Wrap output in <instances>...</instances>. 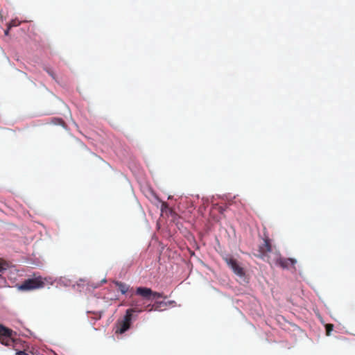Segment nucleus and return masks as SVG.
Segmentation results:
<instances>
[{"label": "nucleus", "instance_id": "obj_2", "mask_svg": "<svg viewBox=\"0 0 355 355\" xmlns=\"http://www.w3.org/2000/svg\"><path fill=\"white\" fill-rule=\"evenodd\" d=\"M132 310H126L123 319L118 320L116 323L115 333L122 334L128 330L131 326Z\"/></svg>", "mask_w": 355, "mask_h": 355}, {"label": "nucleus", "instance_id": "obj_9", "mask_svg": "<svg viewBox=\"0 0 355 355\" xmlns=\"http://www.w3.org/2000/svg\"><path fill=\"white\" fill-rule=\"evenodd\" d=\"M147 307H148V312H151L153 311H160L166 309L167 302L163 301H157L153 304H147Z\"/></svg>", "mask_w": 355, "mask_h": 355}, {"label": "nucleus", "instance_id": "obj_10", "mask_svg": "<svg viewBox=\"0 0 355 355\" xmlns=\"http://www.w3.org/2000/svg\"><path fill=\"white\" fill-rule=\"evenodd\" d=\"M114 284L122 294H125L129 291L130 286L128 284L119 281H116Z\"/></svg>", "mask_w": 355, "mask_h": 355}, {"label": "nucleus", "instance_id": "obj_3", "mask_svg": "<svg viewBox=\"0 0 355 355\" xmlns=\"http://www.w3.org/2000/svg\"><path fill=\"white\" fill-rule=\"evenodd\" d=\"M44 285L45 283L43 278L40 276H37L26 279L21 284L19 288L23 291H29L43 288Z\"/></svg>", "mask_w": 355, "mask_h": 355}, {"label": "nucleus", "instance_id": "obj_14", "mask_svg": "<svg viewBox=\"0 0 355 355\" xmlns=\"http://www.w3.org/2000/svg\"><path fill=\"white\" fill-rule=\"evenodd\" d=\"M168 205L166 202H163L162 205V210H163L164 208L167 207Z\"/></svg>", "mask_w": 355, "mask_h": 355}, {"label": "nucleus", "instance_id": "obj_6", "mask_svg": "<svg viewBox=\"0 0 355 355\" xmlns=\"http://www.w3.org/2000/svg\"><path fill=\"white\" fill-rule=\"evenodd\" d=\"M224 260L236 275L240 277L244 276L245 272L243 268L239 264L235 259L232 257H227L224 258Z\"/></svg>", "mask_w": 355, "mask_h": 355}, {"label": "nucleus", "instance_id": "obj_8", "mask_svg": "<svg viewBox=\"0 0 355 355\" xmlns=\"http://www.w3.org/2000/svg\"><path fill=\"white\" fill-rule=\"evenodd\" d=\"M275 263L280 266L283 269H288L291 266H293L297 263L296 259L293 258H284L281 257L279 254L277 256L275 261Z\"/></svg>", "mask_w": 355, "mask_h": 355}, {"label": "nucleus", "instance_id": "obj_7", "mask_svg": "<svg viewBox=\"0 0 355 355\" xmlns=\"http://www.w3.org/2000/svg\"><path fill=\"white\" fill-rule=\"evenodd\" d=\"M272 250V247L270 243V240L268 238H265L263 239V243L259 246V254L257 255V257L262 259H265L266 258L268 259V253L271 252Z\"/></svg>", "mask_w": 355, "mask_h": 355}, {"label": "nucleus", "instance_id": "obj_4", "mask_svg": "<svg viewBox=\"0 0 355 355\" xmlns=\"http://www.w3.org/2000/svg\"><path fill=\"white\" fill-rule=\"evenodd\" d=\"M135 295L143 297L145 300H153L158 297L166 298L163 293L153 291L151 288L147 287H137L135 290Z\"/></svg>", "mask_w": 355, "mask_h": 355}, {"label": "nucleus", "instance_id": "obj_5", "mask_svg": "<svg viewBox=\"0 0 355 355\" xmlns=\"http://www.w3.org/2000/svg\"><path fill=\"white\" fill-rule=\"evenodd\" d=\"M130 301L129 302V305L132 306V308L128 309V310H132L133 313H141L143 311H148V307L145 304V299L141 297V299L135 298L133 297V294L130 296Z\"/></svg>", "mask_w": 355, "mask_h": 355}, {"label": "nucleus", "instance_id": "obj_13", "mask_svg": "<svg viewBox=\"0 0 355 355\" xmlns=\"http://www.w3.org/2000/svg\"><path fill=\"white\" fill-rule=\"evenodd\" d=\"M17 355H29L24 351H19L17 353Z\"/></svg>", "mask_w": 355, "mask_h": 355}, {"label": "nucleus", "instance_id": "obj_12", "mask_svg": "<svg viewBox=\"0 0 355 355\" xmlns=\"http://www.w3.org/2000/svg\"><path fill=\"white\" fill-rule=\"evenodd\" d=\"M46 71L53 79H55V74L52 70L46 69Z\"/></svg>", "mask_w": 355, "mask_h": 355}, {"label": "nucleus", "instance_id": "obj_1", "mask_svg": "<svg viewBox=\"0 0 355 355\" xmlns=\"http://www.w3.org/2000/svg\"><path fill=\"white\" fill-rule=\"evenodd\" d=\"M16 335L17 333L15 331L0 324L1 344L7 347H13Z\"/></svg>", "mask_w": 355, "mask_h": 355}, {"label": "nucleus", "instance_id": "obj_11", "mask_svg": "<svg viewBox=\"0 0 355 355\" xmlns=\"http://www.w3.org/2000/svg\"><path fill=\"white\" fill-rule=\"evenodd\" d=\"M327 336H330L331 332L333 331L334 325L332 324H327L325 326Z\"/></svg>", "mask_w": 355, "mask_h": 355}, {"label": "nucleus", "instance_id": "obj_15", "mask_svg": "<svg viewBox=\"0 0 355 355\" xmlns=\"http://www.w3.org/2000/svg\"><path fill=\"white\" fill-rule=\"evenodd\" d=\"M167 302V305H168V304L174 303V301H169V302Z\"/></svg>", "mask_w": 355, "mask_h": 355}]
</instances>
